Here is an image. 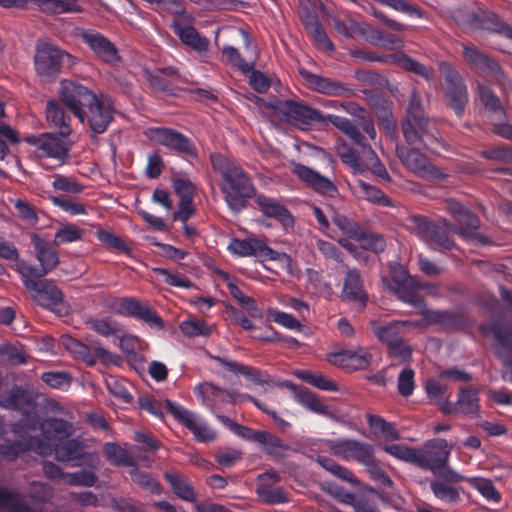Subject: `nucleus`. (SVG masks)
Masks as SVG:
<instances>
[{
    "mask_svg": "<svg viewBox=\"0 0 512 512\" xmlns=\"http://www.w3.org/2000/svg\"><path fill=\"white\" fill-rule=\"evenodd\" d=\"M209 160L212 169L221 176L219 188L227 207L235 214L242 212L257 194L252 177L239 163L221 153H211Z\"/></svg>",
    "mask_w": 512,
    "mask_h": 512,
    "instance_id": "obj_1",
    "label": "nucleus"
},
{
    "mask_svg": "<svg viewBox=\"0 0 512 512\" xmlns=\"http://www.w3.org/2000/svg\"><path fill=\"white\" fill-rule=\"evenodd\" d=\"M401 130L408 145L423 144L426 148L434 151L442 144L440 134L426 117L421 99L416 91L411 93L406 116L401 122Z\"/></svg>",
    "mask_w": 512,
    "mask_h": 512,
    "instance_id": "obj_2",
    "label": "nucleus"
},
{
    "mask_svg": "<svg viewBox=\"0 0 512 512\" xmlns=\"http://www.w3.org/2000/svg\"><path fill=\"white\" fill-rule=\"evenodd\" d=\"M36 75L42 82H54L64 71L76 63V57L48 39H39L33 57Z\"/></svg>",
    "mask_w": 512,
    "mask_h": 512,
    "instance_id": "obj_3",
    "label": "nucleus"
},
{
    "mask_svg": "<svg viewBox=\"0 0 512 512\" xmlns=\"http://www.w3.org/2000/svg\"><path fill=\"white\" fill-rule=\"evenodd\" d=\"M407 226L432 249L449 251L456 246L449 235L452 224L446 220L434 221L427 216L415 214L407 218Z\"/></svg>",
    "mask_w": 512,
    "mask_h": 512,
    "instance_id": "obj_4",
    "label": "nucleus"
},
{
    "mask_svg": "<svg viewBox=\"0 0 512 512\" xmlns=\"http://www.w3.org/2000/svg\"><path fill=\"white\" fill-rule=\"evenodd\" d=\"M407 226L432 249L449 251L456 246L449 235L452 224L446 220L434 221L427 216L415 214L407 218Z\"/></svg>",
    "mask_w": 512,
    "mask_h": 512,
    "instance_id": "obj_5",
    "label": "nucleus"
},
{
    "mask_svg": "<svg viewBox=\"0 0 512 512\" xmlns=\"http://www.w3.org/2000/svg\"><path fill=\"white\" fill-rule=\"evenodd\" d=\"M145 135L149 140L164 146L171 153L185 160L199 158V151L192 139L174 128L152 127L146 131Z\"/></svg>",
    "mask_w": 512,
    "mask_h": 512,
    "instance_id": "obj_6",
    "label": "nucleus"
},
{
    "mask_svg": "<svg viewBox=\"0 0 512 512\" xmlns=\"http://www.w3.org/2000/svg\"><path fill=\"white\" fill-rule=\"evenodd\" d=\"M327 118L329 122L344 133L353 144L359 147L363 154L375 156V152L362 133V131L366 133L371 140L376 138L377 133L374 122L369 115L359 116L357 124L346 117L338 115L328 114Z\"/></svg>",
    "mask_w": 512,
    "mask_h": 512,
    "instance_id": "obj_7",
    "label": "nucleus"
},
{
    "mask_svg": "<svg viewBox=\"0 0 512 512\" xmlns=\"http://www.w3.org/2000/svg\"><path fill=\"white\" fill-rule=\"evenodd\" d=\"M410 146L408 147L404 144L396 145V155L405 168L417 176L428 180H437L444 176L442 171L421 152L422 148L426 149L423 144ZM427 150L429 149L427 148Z\"/></svg>",
    "mask_w": 512,
    "mask_h": 512,
    "instance_id": "obj_8",
    "label": "nucleus"
},
{
    "mask_svg": "<svg viewBox=\"0 0 512 512\" xmlns=\"http://www.w3.org/2000/svg\"><path fill=\"white\" fill-rule=\"evenodd\" d=\"M69 136H62L60 133L46 132L41 134H30L24 137V141L33 146L39 157H47L65 162L69 158V151L72 143Z\"/></svg>",
    "mask_w": 512,
    "mask_h": 512,
    "instance_id": "obj_9",
    "label": "nucleus"
},
{
    "mask_svg": "<svg viewBox=\"0 0 512 512\" xmlns=\"http://www.w3.org/2000/svg\"><path fill=\"white\" fill-rule=\"evenodd\" d=\"M59 95L62 103L81 123L85 121V108L87 109L98 97L88 87L72 80H63L60 83Z\"/></svg>",
    "mask_w": 512,
    "mask_h": 512,
    "instance_id": "obj_10",
    "label": "nucleus"
},
{
    "mask_svg": "<svg viewBox=\"0 0 512 512\" xmlns=\"http://www.w3.org/2000/svg\"><path fill=\"white\" fill-rule=\"evenodd\" d=\"M12 431L18 438L0 444V457L3 459L14 461L26 452H34L43 457L52 454V445L40 436H20L18 425H14Z\"/></svg>",
    "mask_w": 512,
    "mask_h": 512,
    "instance_id": "obj_11",
    "label": "nucleus"
},
{
    "mask_svg": "<svg viewBox=\"0 0 512 512\" xmlns=\"http://www.w3.org/2000/svg\"><path fill=\"white\" fill-rule=\"evenodd\" d=\"M440 71L445 80V99L457 116H462L468 102L467 87L463 77L449 63H440Z\"/></svg>",
    "mask_w": 512,
    "mask_h": 512,
    "instance_id": "obj_12",
    "label": "nucleus"
},
{
    "mask_svg": "<svg viewBox=\"0 0 512 512\" xmlns=\"http://www.w3.org/2000/svg\"><path fill=\"white\" fill-rule=\"evenodd\" d=\"M169 412L187 428L199 443H208L216 439L217 433L208 425L205 419L181 405L167 402Z\"/></svg>",
    "mask_w": 512,
    "mask_h": 512,
    "instance_id": "obj_13",
    "label": "nucleus"
},
{
    "mask_svg": "<svg viewBox=\"0 0 512 512\" xmlns=\"http://www.w3.org/2000/svg\"><path fill=\"white\" fill-rule=\"evenodd\" d=\"M55 458L62 463H70L74 467L86 465L95 467L97 457L95 454L86 452L84 441L80 438L64 439L52 447Z\"/></svg>",
    "mask_w": 512,
    "mask_h": 512,
    "instance_id": "obj_14",
    "label": "nucleus"
},
{
    "mask_svg": "<svg viewBox=\"0 0 512 512\" xmlns=\"http://www.w3.org/2000/svg\"><path fill=\"white\" fill-rule=\"evenodd\" d=\"M65 348L74 355L76 359L83 361L86 365L92 367L99 360L102 364H115L117 356L102 347L98 342H92L90 345L84 344L78 339L68 337L64 340Z\"/></svg>",
    "mask_w": 512,
    "mask_h": 512,
    "instance_id": "obj_15",
    "label": "nucleus"
},
{
    "mask_svg": "<svg viewBox=\"0 0 512 512\" xmlns=\"http://www.w3.org/2000/svg\"><path fill=\"white\" fill-rule=\"evenodd\" d=\"M115 106L112 98L101 94L87 108L85 119L94 134H103L114 119Z\"/></svg>",
    "mask_w": 512,
    "mask_h": 512,
    "instance_id": "obj_16",
    "label": "nucleus"
},
{
    "mask_svg": "<svg viewBox=\"0 0 512 512\" xmlns=\"http://www.w3.org/2000/svg\"><path fill=\"white\" fill-rule=\"evenodd\" d=\"M432 449H417L415 466L423 470H430L434 475L448 464L451 450L445 439H433L429 441Z\"/></svg>",
    "mask_w": 512,
    "mask_h": 512,
    "instance_id": "obj_17",
    "label": "nucleus"
},
{
    "mask_svg": "<svg viewBox=\"0 0 512 512\" xmlns=\"http://www.w3.org/2000/svg\"><path fill=\"white\" fill-rule=\"evenodd\" d=\"M300 74L307 87L319 94L345 98H351L356 95L353 88L341 81L318 75L307 70H301Z\"/></svg>",
    "mask_w": 512,
    "mask_h": 512,
    "instance_id": "obj_18",
    "label": "nucleus"
},
{
    "mask_svg": "<svg viewBox=\"0 0 512 512\" xmlns=\"http://www.w3.org/2000/svg\"><path fill=\"white\" fill-rule=\"evenodd\" d=\"M330 452L345 461L362 464L374 451L372 444L355 439H331L327 441Z\"/></svg>",
    "mask_w": 512,
    "mask_h": 512,
    "instance_id": "obj_19",
    "label": "nucleus"
},
{
    "mask_svg": "<svg viewBox=\"0 0 512 512\" xmlns=\"http://www.w3.org/2000/svg\"><path fill=\"white\" fill-rule=\"evenodd\" d=\"M82 40L101 62L114 66L122 61L116 45L100 32L93 30L84 31L82 33Z\"/></svg>",
    "mask_w": 512,
    "mask_h": 512,
    "instance_id": "obj_20",
    "label": "nucleus"
},
{
    "mask_svg": "<svg viewBox=\"0 0 512 512\" xmlns=\"http://www.w3.org/2000/svg\"><path fill=\"white\" fill-rule=\"evenodd\" d=\"M228 249L241 257L255 256L263 260H280L282 257L289 258L285 253L273 250L263 241L256 238L237 239L233 238Z\"/></svg>",
    "mask_w": 512,
    "mask_h": 512,
    "instance_id": "obj_21",
    "label": "nucleus"
},
{
    "mask_svg": "<svg viewBox=\"0 0 512 512\" xmlns=\"http://www.w3.org/2000/svg\"><path fill=\"white\" fill-rule=\"evenodd\" d=\"M119 312L128 317L141 320L150 327L162 330L164 321L147 302H141L133 297H123L119 300Z\"/></svg>",
    "mask_w": 512,
    "mask_h": 512,
    "instance_id": "obj_22",
    "label": "nucleus"
},
{
    "mask_svg": "<svg viewBox=\"0 0 512 512\" xmlns=\"http://www.w3.org/2000/svg\"><path fill=\"white\" fill-rule=\"evenodd\" d=\"M283 113L296 125L308 126L312 123L325 125L329 122L327 115L299 101L287 99L282 102Z\"/></svg>",
    "mask_w": 512,
    "mask_h": 512,
    "instance_id": "obj_23",
    "label": "nucleus"
},
{
    "mask_svg": "<svg viewBox=\"0 0 512 512\" xmlns=\"http://www.w3.org/2000/svg\"><path fill=\"white\" fill-rule=\"evenodd\" d=\"M341 299L346 303L357 305L358 310H364L368 295L364 289V282L357 268H347L343 279Z\"/></svg>",
    "mask_w": 512,
    "mask_h": 512,
    "instance_id": "obj_24",
    "label": "nucleus"
},
{
    "mask_svg": "<svg viewBox=\"0 0 512 512\" xmlns=\"http://www.w3.org/2000/svg\"><path fill=\"white\" fill-rule=\"evenodd\" d=\"M293 173L307 187L320 195L334 197L338 193L337 186L332 180L306 165L295 164Z\"/></svg>",
    "mask_w": 512,
    "mask_h": 512,
    "instance_id": "obj_25",
    "label": "nucleus"
},
{
    "mask_svg": "<svg viewBox=\"0 0 512 512\" xmlns=\"http://www.w3.org/2000/svg\"><path fill=\"white\" fill-rule=\"evenodd\" d=\"M460 24L470 30H489L501 33L504 30L505 23L494 12L478 9L477 11H467L461 15Z\"/></svg>",
    "mask_w": 512,
    "mask_h": 512,
    "instance_id": "obj_26",
    "label": "nucleus"
},
{
    "mask_svg": "<svg viewBox=\"0 0 512 512\" xmlns=\"http://www.w3.org/2000/svg\"><path fill=\"white\" fill-rule=\"evenodd\" d=\"M462 54L465 61L473 68L480 70L496 80H500L503 76V71L499 63L482 52L478 47L473 44H462Z\"/></svg>",
    "mask_w": 512,
    "mask_h": 512,
    "instance_id": "obj_27",
    "label": "nucleus"
},
{
    "mask_svg": "<svg viewBox=\"0 0 512 512\" xmlns=\"http://www.w3.org/2000/svg\"><path fill=\"white\" fill-rule=\"evenodd\" d=\"M492 332L494 339L502 347L496 351V356L505 369L502 379L512 383V325H494Z\"/></svg>",
    "mask_w": 512,
    "mask_h": 512,
    "instance_id": "obj_28",
    "label": "nucleus"
},
{
    "mask_svg": "<svg viewBox=\"0 0 512 512\" xmlns=\"http://www.w3.org/2000/svg\"><path fill=\"white\" fill-rule=\"evenodd\" d=\"M422 315L428 324H438L447 330L464 331L471 325L469 317L464 313L426 309Z\"/></svg>",
    "mask_w": 512,
    "mask_h": 512,
    "instance_id": "obj_29",
    "label": "nucleus"
},
{
    "mask_svg": "<svg viewBox=\"0 0 512 512\" xmlns=\"http://www.w3.org/2000/svg\"><path fill=\"white\" fill-rule=\"evenodd\" d=\"M329 361L348 371L365 370L372 362V355L364 348L342 350L329 355Z\"/></svg>",
    "mask_w": 512,
    "mask_h": 512,
    "instance_id": "obj_30",
    "label": "nucleus"
},
{
    "mask_svg": "<svg viewBox=\"0 0 512 512\" xmlns=\"http://www.w3.org/2000/svg\"><path fill=\"white\" fill-rule=\"evenodd\" d=\"M0 406L4 409L19 411L25 416H29L35 411L36 402L29 391L14 386L7 395L0 398Z\"/></svg>",
    "mask_w": 512,
    "mask_h": 512,
    "instance_id": "obj_31",
    "label": "nucleus"
},
{
    "mask_svg": "<svg viewBox=\"0 0 512 512\" xmlns=\"http://www.w3.org/2000/svg\"><path fill=\"white\" fill-rule=\"evenodd\" d=\"M33 297L37 299L40 305L54 312L55 307L63 303L64 295L63 292L56 286L54 281L44 279L40 283H30Z\"/></svg>",
    "mask_w": 512,
    "mask_h": 512,
    "instance_id": "obj_32",
    "label": "nucleus"
},
{
    "mask_svg": "<svg viewBox=\"0 0 512 512\" xmlns=\"http://www.w3.org/2000/svg\"><path fill=\"white\" fill-rule=\"evenodd\" d=\"M254 199L257 209L266 217L275 219L284 227H290L294 224V219L290 211L277 200L264 194H256Z\"/></svg>",
    "mask_w": 512,
    "mask_h": 512,
    "instance_id": "obj_33",
    "label": "nucleus"
},
{
    "mask_svg": "<svg viewBox=\"0 0 512 512\" xmlns=\"http://www.w3.org/2000/svg\"><path fill=\"white\" fill-rule=\"evenodd\" d=\"M31 243L34 247L35 257L39 264L45 268L48 273L53 271L59 264L58 252L55 249L54 242H50L36 233L31 235Z\"/></svg>",
    "mask_w": 512,
    "mask_h": 512,
    "instance_id": "obj_34",
    "label": "nucleus"
},
{
    "mask_svg": "<svg viewBox=\"0 0 512 512\" xmlns=\"http://www.w3.org/2000/svg\"><path fill=\"white\" fill-rule=\"evenodd\" d=\"M142 74L154 91L173 94V80L178 76V70L175 67L169 66L155 71L143 69Z\"/></svg>",
    "mask_w": 512,
    "mask_h": 512,
    "instance_id": "obj_35",
    "label": "nucleus"
},
{
    "mask_svg": "<svg viewBox=\"0 0 512 512\" xmlns=\"http://www.w3.org/2000/svg\"><path fill=\"white\" fill-rule=\"evenodd\" d=\"M279 386L288 388L294 394L296 401L310 411L323 416L330 414L328 407L308 388L297 386L289 380L282 381Z\"/></svg>",
    "mask_w": 512,
    "mask_h": 512,
    "instance_id": "obj_36",
    "label": "nucleus"
},
{
    "mask_svg": "<svg viewBox=\"0 0 512 512\" xmlns=\"http://www.w3.org/2000/svg\"><path fill=\"white\" fill-rule=\"evenodd\" d=\"M212 359L227 371L234 374H241L254 384L264 385L269 383V376L255 367L229 360L221 356H212Z\"/></svg>",
    "mask_w": 512,
    "mask_h": 512,
    "instance_id": "obj_37",
    "label": "nucleus"
},
{
    "mask_svg": "<svg viewBox=\"0 0 512 512\" xmlns=\"http://www.w3.org/2000/svg\"><path fill=\"white\" fill-rule=\"evenodd\" d=\"M46 119L49 126L58 129V133L62 136H69L71 134V116L60 103L54 100L47 102Z\"/></svg>",
    "mask_w": 512,
    "mask_h": 512,
    "instance_id": "obj_38",
    "label": "nucleus"
},
{
    "mask_svg": "<svg viewBox=\"0 0 512 512\" xmlns=\"http://www.w3.org/2000/svg\"><path fill=\"white\" fill-rule=\"evenodd\" d=\"M174 33L179 37L183 44L199 53L206 52L209 48L208 39L201 36L191 25L176 24L174 26Z\"/></svg>",
    "mask_w": 512,
    "mask_h": 512,
    "instance_id": "obj_39",
    "label": "nucleus"
},
{
    "mask_svg": "<svg viewBox=\"0 0 512 512\" xmlns=\"http://www.w3.org/2000/svg\"><path fill=\"white\" fill-rule=\"evenodd\" d=\"M42 439L49 440L58 439L59 441L66 439L72 433V425L61 418H48L40 424Z\"/></svg>",
    "mask_w": 512,
    "mask_h": 512,
    "instance_id": "obj_40",
    "label": "nucleus"
},
{
    "mask_svg": "<svg viewBox=\"0 0 512 512\" xmlns=\"http://www.w3.org/2000/svg\"><path fill=\"white\" fill-rule=\"evenodd\" d=\"M364 94L367 96L370 105L376 109L379 124L388 132H395L396 122L391 109L388 107L387 101L374 95L372 90H364Z\"/></svg>",
    "mask_w": 512,
    "mask_h": 512,
    "instance_id": "obj_41",
    "label": "nucleus"
},
{
    "mask_svg": "<svg viewBox=\"0 0 512 512\" xmlns=\"http://www.w3.org/2000/svg\"><path fill=\"white\" fill-rule=\"evenodd\" d=\"M479 392L474 387H462L457 396L458 409L461 414L469 417L479 416Z\"/></svg>",
    "mask_w": 512,
    "mask_h": 512,
    "instance_id": "obj_42",
    "label": "nucleus"
},
{
    "mask_svg": "<svg viewBox=\"0 0 512 512\" xmlns=\"http://www.w3.org/2000/svg\"><path fill=\"white\" fill-rule=\"evenodd\" d=\"M258 444L261 445L262 450L275 460H282L286 457V452L289 450V445L285 443L277 435L263 430L259 438Z\"/></svg>",
    "mask_w": 512,
    "mask_h": 512,
    "instance_id": "obj_43",
    "label": "nucleus"
},
{
    "mask_svg": "<svg viewBox=\"0 0 512 512\" xmlns=\"http://www.w3.org/2000/svg\"><path fill=\"white\" fill-rule=\"evenodd\" d=\"M478 96L484 108L495 115L499 120L506 119V111L499 97L495 94L492 88L486 84H478Z\"/></svg>",
    "mask_w": 512,
    "mask_h": 512,
    "instance_id": "obj_44",
    "label": "nucleus"
},
{
    "mask_svg": "<svg viewBox=\"0 0 512 512\" xmlns=\"http://www.w3.org/2000/svg\"><path fill=\"white\" fill-rule=\"evenodd\" d=\"M418 285L416 281L410 277L404 278L396 282L395 293L397 297L415 308L424 306V300L417 293Z\"/></svg>",
    "mask_w": 512,
    "mask_h": 512,
    "instance_id": "obj_45",
    "label": "nucleus"
},
{
    "mask_svg": "<svg viewBox=\"0 0 512 512\" xmlns=\"http://www.w3.org/2000/svg\"><path fill=\"white\" fill-rule=\"evenodd\" d=\"M366 421L374 436L384 437L391 441L400 439V434L394 423L387 422L384 418L372 414L366 415Z\"/></svg>",
    "mask_w": 512,
    "mask_h": 512,
    "instance_id": "obj_46",
    "label": "nucleus"
},
{
    "mask_svg": "<svg viewBox=\"0 0 512 512\" xmlns=\"http://www.w3.org/2000/svg\"><path fill=\"white\" fill-rule=\"evenodd\" d=\"M165 480L169 483L172 491L182 500L194 502L196 494L190 483L179 473L166 472Z\"/></svg>",
    "mask_w": 512,
    "mask_h": 512,
    "instance_id": "obj_47",
    "label": "nucleus"
},
{
    "mask_svg": "<svg viewBox=\"0 0 512 512\" xmlns=\"http://www.w3.org/2000/svg\"><path fill=\"white\" fill-rule=\"evenodd\" d=\"M454 221L455 226L452 225L451 231L465 239L471 238L480 226L478 216L469 209H465Z\"/></svg>",
    "mask_w": 512,
    "mask_h": 512,
    "instance_id": "obj_48",
    "label": "nucleus"
},
{
    "mask_svg": "<svg viewBox=\"0 0 512 512\" xmlns=\"http://www.w3.org/2000/svg\"><path fill=\"white\" fill-rule=\"evenodd\" d=\"M221 61L234 69L239 70L243 74H247L255 67V61H246L240 54L239 50L234 46L225 45L221 50Z\"/></svg>",
    "mask_w": 512,
    "mask_h": 512,
    "instance_id": "obj_49",
    "label": "nucleus"
},
{
    "mask_svg": "<svg viewBox=\"0 0 512 512\" xmlns=\"http://www.w3.org/2000/svg\"><path fill=\"white\" fill-rule=\"evenodd\" d=\"M41 11L49 14L80 12L78 0H33Z\"/></svg>",
    "mask_w": 512,
    "mask_h": 512,
    "instance_id": "obj_50",
    "label": "nucleus"
},
{
    "mask_svg": "<svg viewBox=\"0 0 512 512\" xmlns=\"http://www.w3.org/2000/svg\"><path fill=\"white\" fill-rule=\"evenodd\" d=\"M0 509L6 512H35L18 493L0 487Z\"/></svg>",
    "mask_w": 512,
    "mask_h": 512,
    "instance_id": "obj_51",
    "label": "nucleus"
},
{
    "mask_svg": "<svg viewBox=\"0 0 512 512\" xmlns=\"http://www.w3.org/2000/svg\"><path fill=\"white\" fill-rule=\"evenodd\" d=\"M365 467L371 480L378 483L383 487H392L394 485L393 480L381 467L380 461L375 456V450L369 455V457L361 464Z\"/></svg>",
    "mask_w": 512,
    "mask_h": 512,
    "instance_id": "obj_52",
    "label": "nucleus"
},
{
    "mask_svg": "<svg viewBox=\"0 0 512 512\" xmlns=\"http://www.w3.org/2000/svg\"><path fill=\"white\" fill-rule=\"evenodd\" d=\"M430 489L433 495L441 502L458 504L461 501L459 489L441 480H432L430 482Z\"/></svg>",
    "mask_w": 512,
    "mask_h": 512,
    "instance_id": "obj_53",
    "label": "nucleus"
},
{
    "mask_svg": "<svg viewBox=\"0 0 512 512\" xmlns=\"http://www.w3.org/2000/svg\"><path fill=\"white\" fill-rule=\"evenodd\" d=\"M317 462L323 469L331 473L333 476L350 484H359L358 479L348 468L341 466L332 458H329L327 456H318Z\"/></svg>",
    "mask_w": 512,
    "mask_h": 512,
    "instance_id": "obj_54",
    "label": "nucleus"
},
{
    "mask_svg": "<svg viewBox=\"0 0 512 512\" xmlns=\"http://www.w3.org/2000/svg\"><path fill=\"white\" fill-rule=\"evenodd\" d=\"M371 329L378 340L385 343L387 347L402 339L401 328L397 322L380 325L376 321H372Z\"/></svg>",
    "mask_w": 512,
    "mask_h": 512,
    "instance_id": "obj_55",
    "label": "nucleus"
},
{
    "mask_svg": "<svg viewBox=\"0 0 512 512\" xmlns=\"http://www.w3.org/2000/svg\"><path fill=\"white\" fill-rule=\"evenodd\" d=\"M105 458L117 466H135V461L131 456L117 443L107 442L103 446Z\"/></svg>",
    "mask_w": 512,
    "mask_h": 512,
    "instance_id": "obj_56",
    "label": "nucleus"
},
{
    "mask_svg": "<svg viewBox=\"0 0 512 512\" xmlns=\"http://www.w3.org/2000/svg\"><path fill=\"white\" fill-rule=\"evenodd\" d=\"M469 485L477 490L487 501L498 503L501 500V494L496 489L492 480L483 477H471L467 479Z\"/></svg>",
    "mask_w": 512,
    "mask_h": 512,
    "instance_id": "obj_57",
    "label": "nucleus"
},
{
    "mask_svg": "<svg viewBox=\"0 0 512 512\" xmlns=\"http://www.w3.org/2000/svg\"><path fill=\"white\" fill-rule=\"evenodd\" d=\"M296 376L302 381L323 391H338V385L332 380L326 378L322 374L314 373L310 370H299Z\"/></svg>",
    "mask_w": 512,
    "mask_h": 512,
    "instance_id": "obj_58",
    "label": "nucleus"
},
{
    "mask_svg": "<svg viewBox=\"0 0 512 512\" xmlns=\"http://www.w3.org/2000/svg\"><path fill=\"white\" fill-rule=\"evenodd\" d=\"M17 271L22 277L24 287L31 291L30 283H40L48 273L41 265L39 267L26 262L19 263Z\"/></svg>",
    "mask_w": 512,
    "mask_h": 512,
    "instance_id": "obj_59",
    "label": "nucleus"
},
{
    "mask_svg": "<svg viewBox=\"0 0 512 512\" xmlns=\"http://www.w3.org/2000/svg\"><path fill=\"white\" fill-rule=\"evenodd\" d=\"M360 243V247L364 250L370 251L375 254H380L386 249V240L383 235L362 230V234L356 239Z\"/></svg>",
    "mask_w": 512,
    "mask_h": 512,
    "instance_id": "obj_60",
    "label": "nucleus"
},
{
    "mask_svg": "<svg viewBox=\"0 0 512 512\" xmlns=\"http://www.w3.org/2000/svg\"><path fill=\"white\" fill-rule=\"evenodd\" d=\"M332 223L346 238L354 241L359 238V236L362 234V230L364 229L357 222L339 213H335L332 216Z\"/></svg>",
    "mask_w": 512,
    "mask_h": 512,
    "instance_id": "obj_61",
    "label": "nucleus"
},
{
    "mask_svg": "<svg viewBox=\"0 0 512 512\" xmlns=\"http://www.w3.org/2000/svg\"><path fill=\"white\" fill-rule=\"evenodd\" d=\"M257 494L267 504H279L289 501L287 492L282 487H273L266 483H260Z\"/></svg>",
    "mask_w": 512,
    "mask_h": 512,
    "instance_id": "obj_62",
    "label": "nucleus"
},
{
    "mask_svg": "<svg viewBox=\"0 0 512 512\" xmlns=\"http://www.w3.org/2000/svg\"><path fill=\"white\" fill-rule=\"evenodd\" d=\"M227 289L230 295L238 302V304L247 310L251 317H260L261 312L253 297L245 295L235 283H228Z\"/></svg>",
    "mask_w": 512,
    "mask_h": 512,
    "instance_id": "obj_63",
    "label": "nucleus"
},
{
    "mask_svg": "<svg viewBox=\"0 0 512 512\" xmlns=\"http://www.w3.org/2000/svg\"><path fill=\"white\" fill-rule=\"evenodd\" d=\"M133 467L134 468L129 471V475L134 483L151 493L157 494L160 492L159 483L150 473L138 469L136 465Z\"/></svg>",
    "mask_w": 512,
    "mask_h": 512,
    "instance_id": "obj_64",
    "label": "nucleus"
}]
</instances>
